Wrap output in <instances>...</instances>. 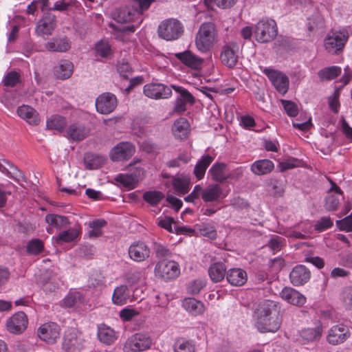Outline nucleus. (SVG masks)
Returning <instances> with one entry per match:
<instances>
[{
	"label": "nucleus",
	"mask_w": 352,
	"mask_h": 352,
	"mask_svg": "<svg viewBox=\"0 0 352 352\" xmlns=\"http://www.w3.org/2000/svg\"><path fill=\"white\" fill-rule=\"evenodd\" d=\"M280 309L276 302L265 300L254 311V318L257 329L261 333L276 332L280 327Z\"/></svg>",
	"instance_id": "obj_1"
},
{
	"label": "nucleus",
	"mask_w": 352,
	"mask_h": 352,
	"mask_svg": "<svg viewBox=\"0 0 352 352\" xmlns=\"http://www.w3.org/2000/svg\"><path fill=\"white\" fill-rule=\"evenodd\" d=\"M217 32L213 23L206 22L201 25L195 36V45L201 52H208L217 41Z\"/></svg>",
	"instance_id": "obj_2"
},
{
	"label": "nucleus",
	"mask_w": 352,
	"mask_h": 352,
	"mask_svg": "<svg viewBox=\"0 0 352 352\" xmlns=\"http://www.w3.org/2000/svg\"><path fill=\"white\" fill-rule=\"evenodd\" d=\"M278 33L276 23L270 19L259 21L254 29V34L257 41L268 43L275 38Z\"/></svg>",
	"instance_id": "obj_3"
},
{
	"label": "nucleus",
	"mask_w": 352,
	"mask_h": 352,
	"mask_svg": "<svg viewBox=\"0 0 352 352\" xmlns=\"http://www.w3.org/2000/svg\"><path fill=\"white\" fill-rule=\"evenodd\" d=\"M349 33L346 30L329 32L324 39L326 50L331 54H339L348 41Z\"/></svg>",
	"instance_id": "obj_4"
},
{
	"label": "nucleus",
	"mask_w": 352,
	"mask_h": 352,
	"mask_svg": "<svg viewBox=\"0 0 352 352\" xmlns=\"http://www.w3.org/2000/svg\"><path fill=\"white\" fill-rule=\"evenodd\" d=\"M85 339L82 332L75 328L65 331L62 347L66 352H80L84 346Z\"/></svg>",
	"instance_id": "obj_5"
},
{
	"label": "nucleus",
	"mask_w": 352,
	"mask_h": 352,
	"mask_svg": "<svg viewBox=\"0 0 352 352\" xmlns=\"http://www.w3.org/2000/svg\"><path fill=\"white\" fill-rule=\"evenodd\" d=\"M151 337L146 333H136L129 337L124 345V352H142L150 349Z\"/></svg>",
	"instance_id": "obj_6"
},
{
	"label": "nucleus",
	"mask_w": 352,
	"mask_h": 352,
	"mask_svg": "<svg viewBox=\"0 0 352 352\" xmlns=\"http://www.w3.org/2000/svg\"><path fill=\"white\" fill-rule=\"evenodd\" d=\"M183 27L176 19H167L161 23L158 27L159 36L166 40H176L183 34Z\"/></svg>",
	"instance_id": "obj_7"
},
{
	"label": "nucleus",
	"mask_w": 352,
	"mask_h": 352,
	"mask_svg": "<svg viewBox=\"0 0 352 352\" xmlns=\"http://www.w3.org/2000/svg\"><path fill=\"white\" fill-rule=\"evenodd\" d=\"M154 272L155 276L168 280L177 278L180 274V269L176 262L164 259L157 263Z\"/></svg>",
	"instance_id": "obj_8"
},
{
	"label": "nucleus",
	"mask_w": 352,
	"mask_h": 352,
	"mask_svg": "<svg viewBox=\"0 0 352 352\" xmlns=\"http://www.w3.org/2000/svg\"><path fill=\"white\" fill-rule=\"evenodd\" d=\"M118 105L116 96L110 92H104L99 95L96 100V111L100 114H109L113 112Z\"/></svg>",
	"instance_id": "obj_9"
},
{
	"label": "nucleus",
	"mask_w": 352,
	"mask_h": 352,
	"mask_svg": "<svg viewBox=\"0 0 352 352\" xmlns=\"http://www.w3.org/2000/svg\"><path fill=\"white\" fill-rule=\"evenodd\" d=\"M263 73L268 77L275 89L281 94H285L289 88V78L282 72L265 68Z\"/></svg>",
	"instance_id": "obj_10"
},
{
	"label": "nucleus",
	"mask_w": 352,
	"mask_h": 352,
	"mask_svg": "<svg viewBox=\"0 0 352 352\" xmlns=\"http://www.w3.org/2000/svg\"><path fill=\"white\" fill-rule=\"evenodd\" d=\"M135 151V147L132 143L122 142L111 149L110 158L113 162L126 160L133 155Z\"/></svg>",
	"instance_id": "obj_11"
},
{
	"label": "nucleus",
	"mask_w": 352,
	"mask_h": 352,
	"mask_svg": "<svg viewBox=\"0 0 352 352\" xmlns=\"http://www.w3.org/2000/svg\"><path fill=\"white\" fill-rule=\"evenodd\" d=\"M239 45L235 42H230L222 47L220 54L221 63L230 68L235 67L238 61Z\"/></svg>",
	"instance_id": "obj_12"
},
{
	"label": "nucleus",
	"mask_w": 352,
	"mask_h": 352,
	"mask_svg": "<svg viewBox=\"0 0 352 352\" xmlns=\"http://www.w3.org/2000/svg\"><path fill=\"white\" fill-rule=\"evenodd\" d=\"M56 27V16L50 12L44 13L38 21L35 32L38 36H49L52 34Z\"/></svg>",
	"instance_id": "obj_13"
},
{
	"label": "nucleus",
	"mask_w": 352,
	"mask_h": 352,
	"mask_svg": "<svg viewBox=\"0 0 352 352\" xmlns=\"http://www.w3.org/2000/svg\"><path fill=\"white\" fill-rule=\"evenodd\" d=\"M144 94L146 96L153 99L168 98L172 95V90L161 83H149L144 86Z\"/></svg>",
	"instance_id": "obj_14"
},
{
	"label": "nucleus",
	"mask_w": 352,
	"mask_h": 352,
	"mask_svg": "<svg viewBox=\"0 0 352 352\" xmlns=\"http://www.w3.org/2000/svg\"><path fill=\"white\" fill-rule=\"evenodd\" d=\"M28 320L26 314L23 311H19L13 314L6 322V327L12 333L21 334L27 328Z\"/></svg>",
	"instance_id": "obj_15"
},
{
	"label": "nucleus",
	"mask_w": 352,
	"mask_h": 352,
	"mask_svg": "<svg viewBox=\"0 0 352 352\" xmlns=\"http://www.w3.org/2000/svg\"><path fill=\"white\" fill-rule=\"evenodd\" d=\"M60 327L55 322H47L42 324L37 333L41 340L48 344H54L60 336Z\"/></svg>",
	"instance_id": "obj_16"
},
{
	"label": "nucleus",
	"mask_w": 352,
	"mask_h": 352,
	"mask_svg": "<svg viewBox=\"0 0 352 352\" xmlns=\"http://www.w3.org/2000/svg\"><path fill=\"white\" fill-rule=\"evenodd\" d=\"M72 46V42L67 36H56L48 40L44 45L45 50L50 52H66Z\"/></svg>",
	"instance_id": "obj_17"
},
{
	"label": "nucleus",
	"mask_w": 352,
	"mask_h": 352,
	"mask_svg": "<svg viewBox=\"0 0 352 352\" xmlns=\"http://www.w3.org/2000/svg\"><path fill=\"white\" fill-rule=\"evenodd\" d=\"M150 249L142 241L134 242L129 248V257L135 262H141L150 256Z\"/></svg>",
	"instance_id": "obj_18"
},
{
	"label": "nucleus",
	"mask_w": 352,
	"mask_h": 352,
	"mask_svg": "<svg viewBox=\"0 0 352 352\" xmlns=\"http://www.w3.org/2000/svg\"><path fill=\"white\" fill-rule=\"evenodd\" d=\"M310 277V271L302 265H298L294 267L289 274V279L294 286H300L307 283Z\"/></svg>",
	"instance_id": "obj_19"
},
{
	"label": "nucleus",
	"mask_w": 352,
	"mask_h": 352,
	"mask_svg": "<svg viewBox=\"0 0 352 352\" xmlns=\"http://www.w3.org/2000/svg\"><path fill=\"white\" fill-rule=\"evenodd\" d=\"M349 335V331L345 326L336 325L329 331L327 341L331 344H340L346 340Z\"/></svg>",
	"instance_id": "obj_20"
},
{
	"label": "nucleus",
	"mask_w": 352,
	"mask_h": 352,
	"mask_svg": "<svg viewBox=\"0 0 352 352\" xmlns=\"http://www.w3.org/2000/svg\"><path fill=\"white\" fill-rule=\"evenodd\" d=\"M175 57L185 65L193 69H201L204 63L203 58L197 56L189 50L177 53L175 54Z\"/></svg>",
	"instance_id": "obj_21"
},
{
	"label": "nucleus",
	"mask_w": 352,
	"mask_h": 352,
	"mask_svg": "<svg viewBox=\"0 0 352 352\" xmlns=\"http://www.w3.org/2000/svg\"><path fill=\"white\" fill-rule=\"evenodd\" d=\"M113 19L118 23H126L129 22L135 21L140 17V15L133 10V8L126 7L117 9L113 14Z\"/></svg>",
	"instance_id": "obj_22"
},
{
	"label": "nucleus",
	"mask_w": 352,
	"mask_h": 352,
	"mask_svg": "<svg viewBox=\"0 0 352 352\" xmlns=\"http://www.w3.org/2000/svg\"><path fill=\"white\" fill-rule=\"evenodd\" d=\"M209 173L213 180L219 183H223L228 179L232 178V174L229 172L227 165L221 162L214 164L209 170Z\"/></svg>",
	"instance_id": "obj_23"
},
{
	"label": "nucleus",
	"mask_w": 352,
	"mask_h": 352,
	"mask_svg": "<svg viewBox=\"0 0 352 352\" xmlns=\"http://www.w3.org/2000/svg\"><path fill=\"white\" fill-rule=\"evenodd\" d=\"M280 294L283 299L294 305L302 306L306 302V298L302 294L292 287L283 288Z\"/></svg>",
	"instance_id": "obj_24"
},
{
	"label": "nucleus",
	"mask_w": 352,
	"mask_h": 352,
	"mask_svg": "<svg viewBox=\"0 0 352 352\" xmlns=\"http://www.w3.org/2000/svg\"><path fill=\"white\" fill-rule=\"evenodd\" d=\"M89 134V129L79 122L70 124L67 130V138L77 142L84 140Z\"/></svg>",
	"instance_id": "obj_25"
},
{
	"label": "nucleus",
	"mask_w": 352,
	"mask_h": 352,
	"mask_svg": "<svg viewBox=\"0 0 352 352\" xmlns=\"http://www.w3.org/2000/svg\"><path fill=\"white\" fill-rule=\"evenodd\" d=\"M97 337L100 342L106 345L112 344L118 339L117 333L104 324L98 326Z\"/></svg>",
	"instance_id": "obj_26"
},
{
	"label": "nucleus",
	"mask_w": 352,
	"mask_h": 352,
	"mask_svg": "<svg viewBox=\"0 0 352 352\" xmlns=\"http://www.w3.org/2000/svg\"><path fill=\"white\" fill-rule=\"evenodd\" d=\"M226 279L231 285L239 287L247 282L248 275L241 268H232L227 271Z\"/></svg>",
	"instance_id": "obj_27"
},
{
	"label": "nucleus",
	"mask_w": 352,
	"mask_h": 352,
	"mask_svg": "<svg viewBox=\"0 0 352 352\" xmlns=\"http://www.w3.org/2000/svg\"><path fill=\"white\" fill-rule=\"evenodd\" d=\"M223 189L218 184H210L204 189L202 188L201 198L205 202L217 201L223 196Z\"/></svg>",
	"instance_id": "obj_28"
},
{
	"label": "nucleus",
	"mask_w": 352,
	"mask_h": 352,
	"mask_svg": "<svg viewBox=\"0 0 352 352\" xmlns=\"http://www.w3.org/2000/svg\"><path fill=\"white\" fill-rule=\"evenodd\" d=\"M17 114L30 124L37 125L40 122L38 112L28 105H22L17 109Z\"/></svg>",
	"instance_id": "obj_29"
},
{
	"label": "nucleus",
	"mask_w": 352,
	"mask_h": 352,
	"mask_svg": "<svg viewBox=\"0 0 352 352\" xmlns=\"http://www.w3.org/2000/svg\"><path fill=\"white\" fill-rule=\"evenodd\" d=\"M74 70L73 63L67 60H62L54 69V74L56 78L65 80L72 76Z\"/></svg>",
	"instance_id": "obj_30"
},
{
	"label": "nucleus",
	"mask_w": 352,
	"mask_h": 352,
	"mask_svg": "<svg viewBox=\"0 0 352 352\" xmlns=\"http://www.w3.org/2000/svg\"><path fill=\"white\" fill-rule=\"evenodd\" d=\"M182 307L193 315H200L204 312V303L194 298H186L182 301Z\"/></svg>",
	"instance_id": "obj_31"
},
{
	"label": "nucleus",
	"mask_w": 352,
	"mask_h": 352,
	"mask_svg": "<svg viewBox=\"0 0 352 352\" xmlns=\"http://www.w3.org/2000/svg\"><path fill=\"white\" fill-rule=\"evenodd\" d=\"M189 128L188 120L184 118H179L174 122L172 130L176 138L183 140L187 138L190 131Z\"/></svg>",
	"instance_id": "obj_32"
},
{
	"label": "nucleus",
	"mask_w": 352,
	"mask_h": 352,
	"mask_svg": "<svg viewBox=\"0 0 352 352\" xmlns=\"http://www.w3.org/2000/svg\"><path fill=\"white\" fill-rule=\"evenodd\" d=\"M274 163L270 160H260L254 162L251 166V170L256 175H266L274 169Z\"/></svg>",
	"instance_id": "obj_33"
},
{
	"label": "nucleus",
	"mask_w": 352,
	"mask_h": 352,
	"mask_svg": "<svg viewBox=\"0 0 352 352\" xmlns=\"http://www.w3.org/2000/svg\"><path fill=\"white\" fill-rule=\"evenodd\" d=\"M130 297V292L129 287L126 285H120L114 289L112 301L113 304L117 305H123L127 302Z\"/></svg>",
	"instance_id": "obj_34"
},
{
	"label": "nucleus",
	"mask_w": 352,
	"mask_h": 352,
	"mask_svg": "<svg viewBox=\"0 0 352 352\" xmlns=\"http://www.w3.org/2000/svg\"><path fill=\"white\" fill-rule=\"evenodd\" d=\"M226 267L222 262L214 263L210 265L208 274L211 280L214 283L221 281L226 276Z\"/></svg>",
	"instance_id": "obj_35"
},
{
	"label": "nucleus",
	"mask_w": 352,
	"mask_h": 352,
	"mask_svg": "<svg viewBox=\"0 0 352 352\" xmlns=\"http://www.w3.org/2000/svg\"><path fill=\"white\" fill-rule=\"evenodd\" d=\"M322 331V326L319 324L314 328L302 329L300 334L302 339L305 341L303 343L305 344L318 340L321 337Z\"/></svg>",
	"instance_id": "obj_36"
},
{
	"label": "nucleus",
	"mask_w": 352,
	"mask_h": 352,
	"mask_svg": "<svg viewBox=\"0 0 352 352\" xmlns=\"http://www.w3.org/2000/svg\"><path fill=\"white\" fill-rule=\"evenodd\" d=\"M214 158L209 155H204L196 164L194 168V174L197 179H201L206 173V170L212 163Z\"/></svg>",
	"instance_id": "obj_37"
},
{
	"label": "nucleus",
	"mask_w": 352,
	"mask_h": 352,
	"mask_svg": "<svg viewBox=\"0 0 352 352\" xmlns=\"http://www.w3.org/2000/svg\"><path fill=\"white\" fill-rule=\"evenodd\" d=\"M45 221L57 229H60L69 224L67 217L56 214H47L45 216Z\"/></svg>",
	"instance_id": "obj_38"
},
{
	"label": "nucleus",
	"mask_w": 352,
	"mask_h": 352,
	"mask_svg": "<svg viewBox=\"0 0 352 352\" xmlns=\"http://www.w3.org/2000/svg\"><path fill=\"white\" fill-rule=\"evenodd\" d=\"M341 74V68L338 66H331L320 69L318 74L321 80H331L337 78Z\"/></svg>",
	"instance_id": "obj_39"
},
{
	"label": "nucleus",
	"mask_w": 352,
	"mask_h": 352,
	"mask_svg": "<svg viewBox=\"0 0 352 352\" xmlns=\"http://www.w3.org/2000/svg\"><path fill=\"white\" fill-rule=\"evenodd\" d=\"M79 232L74 228L60 232L56 237V242L58 244L69 243L74 241L78 236Z\"/></svg>",
	"instance_id": "obj_40"
},
{
	"label": "nucleus",
	"mask_w": 352,
	"mask_h": 352,
	"mask_svg": "<svg viewBox=\"0 0 352 352\" xmlns=\"http://www.w3.org/2000/svg\"><path fill=\"white\" fill-rule=\"evenodd\" d=\"M173 185L178 193L184 195L189 191L190 179L184 177H175L173 179Z\"/></svg>",
	"instance_id": "obj_41"
},
{
	"label": "nucleus",
	"mask_w": 352,
	"mask_h": 352,
	"mask_svg": "<svg viewBox=\"0 0 352 352\" xmlns=\"http://www.w3.org/2000/svg\"><path fill=\"white\" fill-rule=\"evenodd\" d=\"M104 160L100 155L87 154L85 157V164L89 170L97 169L104 164Z\"/></svg>",
	"instance_id": "obj_42"
},
{
	"label": "nucleus",
	"mask_w": 352,
	"mask_h": 352,
	"mask_svg": "<svg viewBox=\"0 0 352 352\" xmlns=\"http://www.w3.org/2000/svg\"><path fill=\"white\" fill-rule=\"evenodd\" d=\"M44 250V243L39 239L30 240L26 245V252L30 255H38Z\"/></svg>",
	"instance_id": "obj_43"
},
{
	"label": "nucleus",
	"mask_w": 352,
	"mask_h": 352,
	"mask_svg": "<svg viewBox=\"0 0 352 352\" xmlns=\"http://www.w3.org/2000/svg\"><path fill=\"white\" fill-rule=\"evenodd\" d=\"M66 126L65 119L60 116H53L47 120L46 126L48 129L61 131Z\"/></svg>",
	"instance_id": "obj_44"
},
{
	"label": "nucleus",
	"mask_w": 352,
	"mask_h": 352,
	"mask_svg": "<svg viewBox=\"0 0 352 352\" xmlns=\"http://www.w3.org/2000/svg\"><path fill=\"white\" fill-rule=\"evenodd\" d=\"M174 352H195V347L192 341L177 340L173 346Z\"/></svg>",
	"instance_id": "obj_45"
},
{
	"label": "nucleus",
	"mask_w": 352,
	"mask_h": 352,
	"mask_svg": "<svg viewBox=\"0 0 352 352\" xmlns=\"http://www.w3.org/2000/svg\"><path fill=\"white\" fill-rule=\"evenodd\" d=\"M116 180L129 190L135 188L138 184L137 179H134L131 174L118 175L116 177Z\"/></svg>",
	"instance_id": "obj_46"
},
{
	"label": "nucleus",
	"mask_w": 352,
	"mask_h": 352,
	"mask_svg": "<svg viewBox=\"0 0 352 352\" xmlns=\"http://www.w3.org/2000/svg\"><path fill=\"white\" fill-rule=\"evenodd\" d=\"M164 197V194L157 190L147 191L143 195L144 199L152 206L157 205Z\"/></svg>",
	"instance_id": "obj_47"
},
{
	"label": "nucleus",
	"mask_w": 352,
	"mask_h": 352,
	"mask_svg": "<svg viewBox=\"0 0 352 352\" xmlns=\"http://www.w3.org/2000/svg\"><path fill=\"white\" fill-rule=\"evenodd\" d=\"M155 0H132V8L141 16Z\"/></svg>",
	"instance_id": "obj_48"
},
{
	"label": "nucleus",
	"mask_w": 352,
	"mask_h": 352,
	"mask_svg": "<svg viewBox=\"0 0 352 352\" xmlns=\"http://www.w3.org/2000/svg\"><path fill=\"white\" fill-rule=\"evenodd\" d=\"M155 256L159 258L171 257V251L164 245L155 242L153 246Z\"/></svg>",
	"instance_id": "obj_49"
},
{
	"label": "nucleus",
	"mask_w": 352,
	"mask_h": 352,
	"mask_svg": "<svg viewBox=\"0 0 352 352\" xmlns=\"http://www.w3.org/2000/svg\"><path fill=\"white\" fill-rule=\"evenodd\" d=\"M338 196V195L327 193L324 200V208L327 210L334 211L337 210L340 204Z\"/></svg>",
	"instance_id": "obj_50"
},
{
	"label": "nucleus",
	"mask_w": 352,
	"mask_h": 352,
	"mask_svg": "<svg viewBox=\"0 0 352 352\" xmlns=\"http://www.w3.org/2000/svg\"><path fill=\"white\" fill-rule=\"evenodd\" d=\"M197 230L204 236L214 239L217 236L215 228L210 224L203 223L201 225H197Z\"/></svg>",
	"instance_id": "obj_51"
},
{
	"label": "nucleus",
	"mask_w": 352,
	"mask_h": 352,
	"mask_svg": "<svg viewBox=\"0 0 352 352\" xmlns=\"http://www.w3.org/2000/svg\"><path fill=\"white\" fill-rule=\"evenodd\" d=\"M20 81V75L15 71H12L6 74L4 77L3 85L8 87H14Z\"/></svg>",
	"instance_id": "obj_52"
},
{
	"label": "nucleus",
	"mask_w": 352,
	"mask_h": 352,
	"mask_svg": "<svg viewBox=\"0 0 352 352\" xmlns=\"http://www.w3.org/2000/svg\"><path fill=\"white\" fill-rule=\"evenodd\" d=\"M39 284L45 292L52 293L58 289V285L50 280L48 276L41 277L38 280Z\"/></svg>",
	"instance_id": "obj_53"
},
{
	"label": "nucleus",
	"mask_w": 352,
	"mask_h": 352,
	"mask_svg": "<svg viewBox=\"0 0 352 352\" xmlns=\"http://www.w3.org/2000/svg\"><path fill=\"white\" fill-rule=\"evenodd\" d=\"M206 286V282L203 279H197L190 282L187 289L191 294H197Z\"/></svg>",
	"instance_id": "obj_54"
},
{
	"label": "nucleus",
	"mask_w": 352,
	"mask_h": 352,
	"mask_svg": "<svg viewBox=\"0 0 352 352\" xmlns=\"http://www.w3.org/2000/svg\"><path fill=\"white\" fill-rule=\"evenodd\" d=\"M236 0H204V3L208 8H212L214 5L219 8H227L232 6Z\"/></svg>",
	"instance_id": "obj_55"
},
{
	"label": "nucleus",
	"mask_w": 352,
	"mask_h": 352,
	"mask_svg": "<svg viewBox=\"0 0 352 352\" xmlns=\"http://www.w3.org/2000/svg\"><path fill=\"white\" fill-rule=\"evenodd\" d=\"M190 160V155L187 153H182L177 158L168 161L167 165L169 167H179L182 164H185Z\"/></svg>",
	"instance_id": "obj_56"
},
{
	"label": "nucleus",
	"mask_w": 352,
	"mask_h": 352,
	"mask_svg": "<svg viewBox=\"0 0 352 352\" xmlns=\"http://www.w3.org/2000/svg\"><path fill=\"white\" fill-rule=\"evenodd\" d=\"M333 224V221L329 217H322L316 223L314 228L318 232H322L331 228Z\"/></svg>",
	"instance_id": "obj_57"
},
{
	"label": "nucleus",
	"mask_w": 352,
	"mask_h": 352,
	"mask_svg": "<svg viewBox=\"0 0 352 352\" xmlns=\"http://www.w3.org/2000/svg\"><path fill=\"white\" fill-rule=\"evenodd\" d=\"M171 87H173L176 92L179 94L180 96L179 98L184 99L186 102L194 104L195 98L187 89L182 87L175 85H172Z\"/></svg>",
	"instance_id": "obj_58"
},
{
	"label": "nucleus",
	"mask_w": 352,
	"mask_h": 352,
	"mask_svg": "<svg viewBox=\"0 0 352 352\" xmlns=\"http://www.w3.org/2000/svg\"><path fill=\"white\" fill-rule=\"evenodd\" d=\"M281 102L287 114L290 117L297 116L298 109L296 103L290 100H282Z\"/></svg>",
	"instance_id": "obj_59"
},
{
	"label": "nucleus",
	"mask_w": 352,
	"mask_h": 352,
	"mask_svg": "<svg viewBox=\"0 0 352 352\" xmlns=\"http://www.w3.org/2000/svg\"><path fill=\"white\" fill-rule=\"evenodd\" d=\"M230 206L236 210H244L250 207V204L246 199L237 196L230 200Z\"/></svg>",
	"instance_id": "obj_60"
},
{
	"label": "nucleus",
	"mask_w": 352,
	"mask_h": 352,
	"mask_svg": "<svg viewBox=\"0 0 352 352\" xmlns=\"http://www.w3.org/2000/svg\"><path fill=\"white\" fill-rule=\"evenodd\" d=\"M96 50L97 54L102 57H107L111 52L109 43L104 41H100L96 45Z\"/></svg>",
	"instance_id": "obj_61"
},
{
	"label": "nucleus",
	"mask_w": 352,
	"mask_h": 352,
	"mask_svg": "<svg viewBox=\"0 0 352 352\" xmlns=\"http://www.w3.org/2000/svg\"><path fill=\"white\" fill-rule=\"evenodd\" d=\"M336 226L341 230L352 232V214L341 220L336 221Z\"/></svg>",
	"instance_id": "obj_62"
},
{
	"label": "nucleus",
	"mask_w": 352,
	"mask_h": 352,
	"mask_svg": "<svg viewBox=\"0 0 352 352\" xmlns=\"http://www.w3.org/2000/svg\"><path fill=\"white\" fill-rule=\"evenodd\" d=\"M175 221L173 217H167V216H166L162 219H160V218L158 219V222H157V225L159 226L164 228L169 232H174L172 226H173V224H175Z\"/></svg>",
	"instance_id": "obj_63"
},
{
	"label": "nucleus",
	"mask_w": 352,
	"mask_h": 352,
	"mask_svg": "<svg viewBox=\"0 0 352 352\" xmlns=\"http://www.w3.org/2000/svg\"><path fill=\"white\" fill-rule=\"evenodd\" d=\"M117 70L120 75L124 78H128L131 74L132 69L126 62H119L117 65Z\"/></svg>",
	"instance_id": "obj_64"
}]
</instances>
